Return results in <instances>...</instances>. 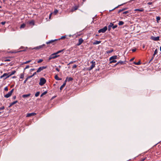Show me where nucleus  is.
<instances>
[{
	"instance_id": "1",
	"label": "nucleus",
	"mask_w": 161,
	"mask_h": 161,
	"mask_svg": "<svg viewBox=\"0 0 161 161\" xmlns=\"http://www.w3.org/2000/svg\"><path fill=\"white\" fill-rule=\"evenodd\" d=\"M59 56V55H57V54H56V53H54L52 54L49 57V58H48V60L50 61L52 59H55V58H57Z\"/></svg>"
},
{
	"instance_id": "2",
	"label": "nucleus",
	"mask_w": 161,
	"mask_h": 161,
	"mask_svg": "<svg viewBox=\"0 0 161 161\" xmlns=\"http://www.w3.org/2000/svg\"><path fill=\"white\" fill-rule=\"evenodd\" d=\"M117 25H114L113 23H110L108 26V31H110L111 30V28H112L113 29H114L116 28L117 27Z\"/></svg>"
},
{
	"instance_id": "3",
	"label": "nucleus",
	"mask_w": 161,
	"mask_h": 161,
	"mask_svg": "<svg viewBox=\"0 0 161 161\" xmlns=\"http://www.w3.org/2000/svg\"><path fill=\"white\" fill-rule=\"evenodd\" d=\"M91 64H92V65L90 67H89L88 68V70L89 71H90L92 69L94 68L95 67L96 65V62L95 61H94L93 60L91 62Z\"/></svg>"
},
{
	"instance_id": "4",
	"label": "nucleus",
	"mask_w": 161,
	"mask_h": 161,
	"mask_svg": "<svg viewBox=\"0 0 161 161\" xmlns=\"http://www.w3.org/2000/svg\"><path fill=\"white\" fill-rule=\"evenodd\" d=\"M46 80L44 78H41L40 79V81L39 83V84L40 86H43L44 84H45L46 83Z\"/></svg>"
},
{
	"instance_id": "5",
	"label": "nucleus",
	"mask_w": 161,
	"mask_h": 161,
	"mask_svg": "<svg viewBox=\"0 0 161 161\" xmlns=\"http://www.w3.org/2000/svg\"><path fill=\"white\" fill-rule=\"evenodd\" d=\"M14 89H12L11 90L10 92H8L7 94L4 95V97L7 98H8L9 97L11 96L13 92H14Z\"/></svg>"
},
{
	"instance_id": "6",
	"label": "nucleus",
	"mask_w": 161,
	"mask_h": 161,
	"mask_svg": "<svg viewBox=\"0 0 161 161\" xmlns=\"http://www.w3.org/2000/svg\"><path fill=\"white\" fill-rule=\"evenodd\" d=\"M107 26H105L104 27V28H103L99 30L98 31V32L99 33L101 32L104 33L107 30Z\"/></svg>"
},
{
	"instance_id": "7",
	"label": "nucleus",
	"mask_w": 161,
	"mask_h": 161,
	"mask_svg": "<svg viewBox=\"0 0 161 161\" xmlns=\"http://www.w3.org/2000/svg\"><path fill=\"white\" fill-rule=\"evenodd\" d=\"M47 68V66H42L40 67L37 70L36 72L37 73H39L42 70H43L44 69H45Z\"/></svg>"
},
{
	"instance_id": "8",
	"label": "nucleus",
	"mask_w": 161,
	"mask_h": 161,
	"mask_svg": "<svg viewBox=\"0 0 161 161\" xmlns=\"http://www.w3.org/2000/svg\"><path fill=\"white\" fill-rule=\"evenodd\" d=\"M84 40L82 38H80L78 40V43L76 44L77 46H79L83 42Z\"/></svg>"
},
{
	"instance_id": "9",
	"label": "nucleus",
	"mask_w": 161,
	"mask_h": 161,
	"mask_svg": "<svg viewBox=\"0 0 161 161\" xmlns=\"http://www.w3.org/2000/svg\"><path fill=\"white\" fill-rule=\"evenodd\" d=\"M57 39H55L54 40H51L47 42L46 43L47 44H52L53 45H54L55 44V42L57 41Z\"/></svg>"
},
{
	"instance_id": "10",
	"label": "nucleus",
	"mask_w": 161,
	"mask_h": 161,
	"mask_svg": "<svg viewBox=\"0 0 161 161\" xmlns=\"http://www.w3.org/2000/svg\"><path fill=\"white\" fill-rule=\"evenodd\" d=\"M16 72V71L15 70H14L13 71H12L11 72H9L8 73L9 75L8 76H7L6 77L4 78V79H6L7 78H9L10 76H11L12 75H14L15 73Z\"/></svg>"
},
{
	"instance_id": "11",
	"label": "nucleus",
	"mask_w": 161,
	"mask_h": 161,
	"mask_svg": "<svg viewBox=\"0 0 161 161\" xmlns=\"http://www.w3.org/2000/svg\"><path fill=\"white\" fill-rule=\"evenodd\" d=\"M159 37L157 36L156 37H154L153 36H152L151 37V39L155 41H158L159 40Z\"/></svg>"
},
{
	"instance_id": "12",
	"label": "nucleus",
	"mask_w": 161,
	"mask_h": 161,
	"mask_svg": "<svg viewBox=\"0 0 161 161\" xmlns=\"http://www.w3.org/2000/svg\"><path fill=\"white\" fill-rule=\"evenodd\" d=\"M45 46V44H44L43 45L35 47L34 48H33V49H35L36 50H39L40 49L42 48L43 47Z\"/></svg>"
},
{
	"instance_id": "13",
	"label": "nucleus",
	"mask_w": 161,
	"mask_h": 161,
	"mask_svg": "<svg viewBox=\"0 0 161 161\" xmlns=\"http://www.w3.org/2000/svg\"><path fill=\"white\" fill-rule=\"evenodd\" d=\"M79 8V6H76L73 7L71 9V11L72 12H73L75 10L78 9V8Z\"/></svg>"
},
{
	"instance_id": "14",
	"label": "nucleus",
	"mask_w": 161,
	"mask_h": 161,
	"mask_svg": "<svg viewBox=\"0 0 161 161\" xmlns=\"http://www.w3.org/2000/svg\"><path fill=\"white\" fill-rule=\"evenodd\" d=\"M36 114L34 113H28L27 114L26 117H30L31 116H34L36 115Z\"/></svg>"
},
{
	"instance_id": "15",
	"label": "nucleus",
	"mask_w": 161,
	"mask_h": 161,
	"mask_svg": "<svg viewBox=\"0 0 161 161\" xmlns=\"http://www.w3.org/2000/svg\"><path fill=\"white\" fill-rule=\"evenodd\" d=\"M125 62H123L122 61H120L119 62H118L115 65V66L117 65L118 64H120V65L123 64H125Z\"/></svg>"
},
{
	"instance_id": "16",
	"label": "nucleus",
	"mask_w": 161,
	"mask_h": 161,
	"mask_svg": "<svg viewBox=\"0 0 161 161\" xmlns=\"http://www.w3.org/2000/svg\"><path fill=\"white\" fill-rule=\"evenodd\" d=\"M144 9L143 8H141L139 9H136L134 10L135 11H139V12H143Z\"/></svg>"
},
{
	"instance_id": "17",
	"label": "nucleus",
	"mask_w": 161,
	"mask_h": 161,
	"mask_svg": "<svg viewBox=\"0 0 161 161\" xmlns=\"http://www.w3.org/2000/svg\"><path fill=\"white\" fill-rule=\"evenodd\" d=\"M117 56L116 55L113 56L110 58L109 60L116 59L117 58Z\"/></svg>"
},
{
	"instance_id": "18",
	"label": "nucleus",
	"mask_w": 161,
	"mask_h": 161,
	"mask_svg": "<svg viewBox=\"0 0 161 161\" xmlns=\"http://www.w3.org/2000/svg\"><path fill=\"white\" fill-rule=\"evenodd\" d=\"M9 75L8 73V74L5 73L3 74V75L1 76L0 77V78H2L5 77V76L6 77L7 76H8L9 75Z\"/></svg>"
},
{
	"instance_id": "19",
	"label": "nucleus",
	"mask_w": 161,
	"mask_h": 161,
	"mask_svg": "<svg viewBox=\"0 0 161 161\" xmlns=\"http://www.w3.org/2000/svg\"><path fill=\"white\" fill-rule=\"evenodd\" d=\"M18 102V101H15L10 103L9 106V107H11L13 105L15 104Z\"/></svg>"
},
{
	"instance_id": "20",
	"label": "nucleus",
	"mask_w": 161,
	"mask_h": 161,
	"mask_svg": "<svg viewBox=\"0 0 161 161\" xmlns=\"http://www.w3.org/2000/svg\"><path fill=\"white\" fill-rule=\"evenodd\" d=\"M66 79L68 81H72L73 80V79L72 78L70 77H66Z\"/></svg>"
},
{
	"instance_id": "21",
	"label": "nucleus",
	"mask_w": 161,
	"mask_h": 161,
	"mask_svg": "<svg viewBox=\"0 0 161 161\" xmlns=\"http://www.w3.org/2000/svg\"><path fill=\"white\" fill-rule=\"evenodd\" d=\"M54 78H55V79H56V80H62V79L59 78L57 75H56L55 76Z\"/></svg>"
},
{
	"instance_id": "22",
	"label": "nucleus",
	"mask_w": 161,
	"mask_h": 161,
	"mask_svg": "<svg viewBox=\"0 0 161 161\" xmlns=\"http://www.w3.org/2000/svg\"><path fill=\"white\" fill-rule=\"evenodd\" d=\"M31 95L30 94H24L22 95V97L23 98H26L28 97H29Z\"/></svg>"
},
{
	"instance_id": "23",
	"label": "nucleus",
	"mask_w": 161,
	"mask_h": 161,
	"mask_svg": "<svg viewBox=\"0 0 161 161\" xmlns=\"http://www.w3.org/2000/svg\"><path fill=\"white\" fill-rule=\"evenodd\" d=\"M101 42L100 41H96L93 43V44L94 45L98 44L100 43Z\"/></svg>"
},
{
	"instance_id": "24",
	"label": "nucleus",
	"mask_w": 161,
	"mask_h": 161,
	"mask_svg": "<svg viewBox=\"0 0 161 161\" xmlns=\"http://www.w3.org/2000/svg\"><path fill=\"white\" fill-rule=\"evenodd\" d=\"M65 50V49H64L62 50L58 51H57V52L56 53V54H57L60 53H62Z\"/></svg>"
},
{
	"instance_id": "25",
	"label": "nucleus",
	"mask_w": 161,
	"mask_h": 161,
	"mask_svg": "<svg viewBox=\"0 0 161 161\" xmlns=\"http://www.w3.org/2000/svg\"><path fill=\"white\" fill-rule=\"evenodd\" d=\"M114 51L113 49H112L111 50H108L106 51V52L108 54H109L112 53Z\"/></svg>"
},
{
	"instance_id": "26",
	"label": "nucleus",
	"mask_w": 161,
	"mask_h": 161,
	"mask_svg": "<svg viewBox=\"0 0 161 161\" xmlns=\"http://www.w3.org/2000/svg\"><path fill=\"white\" fill-rule=\"evenodd\" d=\"M124 4H121V5H119L118 6H117V7H115V8H114V9H113L111 10H109V12H110L114 10V9H115L116 8H118V7H119V6H122Z\"/></svg>"
},
{
	"instance_id": "27",
	"label": "nucleus",
	"mask_w": 161,
	"mask_h": 161,
	"mask_svg": "<svg viewBox=\"0 0 161 161\" xmlns=\"http://www.w3.org/2000/svg\"><path fill=\"white\" fill-rule=\"evenodd\" d=\"M126 9V8H123L122 9L119 10L118 11V13H119L125 10Z\"/></svg>"
},
{
	"instance_id": "28",
	"label": "nucleus",
	"mask_w": 161,
	"mask_h": 161,
	"mask_svg": "<svg viewBox=\"0 0 161 161\" xmlns=\"http://www.w3.org/2000/svg\"><path fill=\"white\" fill-rule=\"evenodd\" d=\"M134 64L136 65H139L141 64V61H139L137 62H134Z\"/></svg>"
},
{
	"instance_id": "29",
	"label": "nucleus",
	"mask_w": 161,
	"mask_h": 161,
	"mask_svg": "<svg viewBox=\"0 0 161 161\" xmlns=\"http://www.w3.org/2000/svg\"><path fill=\"white\" fill-rule=\"evenodd\" d=\"M124 23L123 21H120L118 23V25H123L124 24Z\"/></svg>"
},
{
	"instance_id": "30",
	"label": "nucleus",
	"mask_w": 161,
	"mask_h": 161,
	"mask_svg": "<svg viewBox=\"0 0 161 161\" xmlns=\"http://www.w3.org/2000/svg\"><path fill=\"white\" fill-rule=\"evenodd\" d=\"M161 18L160 16L156 17V21L158 23L159 22V21L160 19Z\"/></svg>"
},
{
	"instance_id": "31",
	"label": "nucleus",
	"mask_w": 161,
	"mask_h": 161,
	"mask_svg": "<svg viewBox=\"0 0 161 161\" xmlns=\"http://www.w3.org/2000/svg\"><path fill=\"white\" fill-rule=\"evenodd\" d=\"M110 63L111 64L113 63H116L117 62V61L115 60V59H113L112 60H110Z\"/></svg>"
},
{
	"instance_id": "32",
	"label": "nucleus",
	"mask_w": 161,
	"mask_h": 161,
	"mask_svg": "<svg viewBox=\"0 0 161 161\" xmlns=\"http://www.w3.org/2000/svg\"><path fill=\"white\" fill-rule=\"evenodd\" d=\"M40 92H37L35 94V96L36 97H37L40 94Z\"/></svg>"
},
{
	"instance_id": "33",
	"label": "nucleus",
	"mask_w": 161,
	"mask_h": 161,
	"mask_svg": "<svg viewBox=\"0 0 161 161\" xmlns=\"http://www.w3.org/2000/svg\"><path fill=\"white\" fill-rule=\"evenodd\" d=\"M25 26V25L24 24H22L20 26V28H24Z\"/></svg>"
},
{
	"instance_id": "34",
	"label": "nucleus",
	"mask_w": 161,
	"mask_h": 161,
	"mask_svg": "<svg viewBox=\"0 0 161 161\" xmlns=\"http://www.w3.org/2000/svg\"><path fill=\"white\" fill-rule=\"evenodd\" d=\"M47 93V91H45L44 92H43V93H42V94L41 95V97H42V96H43V95L46 94Z\"/></svg>"
},
{
	"instance_id": "35",
	"label": "nucleus",
	"mask_w": 161,
	"mask_h": 161,
	"mask_svg": "<svg viewBox=\"0 0 161 161\" xmlns=\"http://www.w3.org/2000/svg\"><path fill=\"white\" fill-rule=\"evenodd\" d=\"M3 60L4 62L10 61V60L8 58H4V59Z\"/></svg>"
},
{
	"instance_id": "36",
	"label": "nucleus",
	"mask_w": 161,
	"mask_h": 161,
	"mask_svg": "<svg viewBox=\"0 0 161 161\" xmlns=\"http://www.w3.org/2000/svg\"><path fill=\"white\" fill-rule=\"evenodd\" d=\"M65 86V85H64L63 84L61 86V87H60V89L61 91L64 88V87Z\"/></svg>"
},
{
	"instance_id": "37",
	"label": "nucleus",
	"mask_w": 161,
	"mask_h": 161,
	"mask_svg": "<svg viewBox=\"0 0 161 161\" xmlns=\"http://www.w3.org/2000/svg\"><path fill=\"white\" fill-rule=\"evenodd\" d=\"M24 74H21L20 75V78L21 79H23L24 77Z\"/></svg>"
},
{
	"instance_id": "38",
	"label": "nucleus",
	"mask_w": 161,
	"mask_h": 161,
	"mask_svg": "<svg viewBox=\"0 0 161 161\" xmlns=\"http://www.w3.org/2000/svg\"><path fill=\"white\" fill-rule=\"evenodd\" d=\"M58 10L56 9L54 10L53 13L55 14H56L58 13Z\"/></svg>"
},
{
	"instance_id": "39",
	"label": "nucleus",
	"mask_w": 161,
	"mask_h": 161,
	"mask_svg": "<svg viewBox=\"0 0 161 161\" xmlns=\"http://www.w3.org/2000/svg\"><path fill=\"white\" fill-rule=\"evenodd\" d=\"M31 60H28V61H27L25 62H24L23 64H27L28 63H30L31 62Z\"/></svg>"
},
{
	"instance_id": "40",
	"label": "nucleus",
	"mask_w": 161,
	"mask_h": 161,
	"mask_svg": "<svg viewBox=\"0 0 161 161\" xmlns=\"http://www.w3.org/2000/svg\"><path fill=\"white\" fill-rule=\"evenodd\" d=\"M43 61V60L42 59H40L39 60H38L37 61V63H41Z\"/></svg>"
},
{
	"instance_id": "41",
	"label": "nucleus",
	"mask_w": 161,
	"mask_h": 161,
	"mask_svg": "<svg viewBox=\"0 0 161 161\" xmlns=\"http://www.w3.org/2000/svg\"><path fill=\"white\" fill-rule=\"evenodd\" d=\"M129 12H130V11H126L124 12L123 13V14H126L129 13Z\"/></svg>"
},
{
	"instance_id": "42",
	"label": "nucleus",
	"mask_w": 161,
	"mask_h": 161,
	"mask_svg": "<svg viewBox=\"0 0 161 161\" xmlns=\"http://www.w3.org/2000/svg\"><path fill=\"white\" fill-rule=\"evenodd\" d=\"M157 50L156 49L154 52V53L153 54V56H155V55L156 54H157Z\"/></svg>"
},
{
	"instance_id": "43",
	"label": "nucleus",
	"mask_w": 161,
	"mask_h": 161,
	"mask_svg": "<svg viewBox=\"0 0 161 161\" xmlns=\"http://www.w3.org/2000/svg\"><path fill=\"white\" fill-rule=\"evenodd\" d=\"M5 109V107L4 106H3L2 107L0 108V111L2 110Z\"/></svg>"
},
{
	"instance_id": "44",
	"label": "nucleus",
	"mask_w": 161,
	"mask_h": 161,
	"mask_svg": "<svg viewBox=\"0 0 161 161\" xmlns=\"http://www.w3.org/2000/svg\"><path fill=\"white\" fill-rule=\"evenodd\" d=\"M4 90L5 91H8V88L7 86L4 89Z\"/></svg>"
},
{
	"instance_id": "45",
	"label": "nucleus",
	"mask_w": 161,
	"mask_h": 161,
	"mask_svg": "<svg viewBox=\"0 0 161 161\" xmlns=\"http://www.w3.org/2000/svg\"><path fill=\"white\" fill-rule=\"evenodd\" d=\"M67 81V80L66 79L64 81L63 84L65 86Z\"/></svg>"
},
{
	"instance_id": "46",
	"label": "nucleus",
	"mask_w": 161,
	"mask_h": 161,
	"mask_svg": "<svg viewBox=\"0 0 161 161\" xmlns=\"http://www.w3.org/2000/svg\"><path fill=\"white\" fill-rule=\"evenodd\" d=\"M30 67V66L29 65H27L25 68L24 69V70L27 69Z\"/></svg>"
},
{
	"instance_id": "47",
	"label": "nucleus",
	"mask_w": 161,
	"mask_h": 161,
	"mask_svg": "<svg viewBox=\"0 0 161 161\" xmlns=\"http://www.w3.org/2000/svg\"><path fill=\"white\" fill-rule=\"evenodd\" d=\"M154 2H148L147 3V4L148 5H151Z\"/></svg>"
},
{
	"instance_id": "48",
	"label": "nucleus",
	"mask_w": 161,
	"mask_h": 161,
	"mask_svg": "<svg viewBox=\"0 0 161 161\" xmlns=\"http://www.w3.org/2000/svg\"><path fill=\"white\" fill-rule=\"evenodd\" d=\"M30 24H31L34 25V22L33 21H31L30 22Z\"/></svg>"
},
{
	"instance_id": "49",
	"label": "nucleus",
	"mask_w": 161,
	"mask_h": 161,
	"mask_svg": "<svg viewBox=\"0 0 161 161\" xmlns=\"http://www.w3.org/2000/svg\"><path fill=\"white\" fill-rule=\"evenodd\" d=\"M75 62H76V61H71V62H69V64H73V63H75Z\"/></svg>"
},
{
	"instance_id": "50",
	"label": "nucleus",
	"mask_w": 161,
	"mask_h": 161,
	"mask_svg": "<svg viewBox=\"0 0 161 161\" xmlns=\"http://www.w3.org/2000/svg\"><path fill=\"white\" fill-rule=\"evenodd\" d=\"M154 56H153V57L149 61V63L151 62L153 60V59L154 58Z\"/></svg>"
},
{
	"instance_id": "51",
	"label": "nucleus",
	"mask_w": 161,
	"mask_h": 161,
	"mask_svg": "<svg viewBox=\"0 0 161 161\" xmlns=\"http://www.w3.org/2000/svg\"><path fill=\"white\" fill-rule=\"evenodd\" d=\"M77 67V65L75 64L73 65V67H72L73 69L75 68H76Z\"/></svg>"
},
{
	"instance_id": "52",
	"label": "nucleus",
	"mask_w": 161,
	"mask_h": 161,
	"mask_svg": "<svg viewBox=\"0 0 161 161\" xmlns=\"http://www.w3.org/2000/svg\"><path fill=\"white\" fill-rule=\"evenodd\" d=\"M28 78H26V79L24 81V83H26V81H27V80H28Z\"/></svg>"
},
{
	"instance_id": "53",
	"label": "nucleus",
	"mask_w": 161,
	"mask_h": 161,
	"mask_svg": "<svg viewBox=\"0 0 161 161\" xmlns=\"http://www.w3.org/2000/svg\"><path fill=\"white\" fill-rule=\"evenodd\" d=\"M136 48H135L132 49V52H134L136 51Z\"/></svg>"
},
{
	"instance_id": "54",
	"label": "nucleus",
	"mask_w": 161,
	"mask_h": 161,
	"mask_svg": "<svg viewBox=\"0 0 161 161\" xmlns=\"http://www.w3.org/2000/svg\"><path fill=\"white\" fill-rule=\"evenodd\" d=\"M33 76H32V75L31 76H28L27 78H28V79L32 77Z\"/></svg>"
},
{
	"instance_id": "55",
	"label": "nucleus",
	"mask_w": 161,
	"mask_h": 161,
	"mask_svg": "<svg viewBox=\"0 0 161 161\" xmlns=\"http://www.w3.org/2000/svg\"><path fill=\"white\" fill-rule=\"evenodd\" d=\"M56 70L58 72H59L60 71V69L58 68H56Z\"/></svg>"
},
{
	"instance_id": "56",
	"label": "nucleus",
	"mask_w": 161,
	"mask_h": 161,
	"mask_svg": "<svg viewBox=\"0 0 161 161\" xmlns=\"http://www.w3.org/2000/svg\"><path fill=\"white\" fill-rule=\"evenodd\" d=\"M5 23V22H1V24L3 25H4Z\"/></svg>"
},
{
	"instance_id": "57",
	"label": "nucleus",
	"mask_w": 161,
	"mask_h": 161,
	"mask_svg": "<svg viewBox=\"0 0 161 161\" xmlns=\"http://www.w3.org/2000/svg\"><path fill=\"white\" fill-rule=\"evenodd\" d=\"M65 37H66V36H62L61 37V39H64V38H65Z\"/></svg>"
},
{
	"instance_id": "58",
	"label": "nucleus",
	"mask_w": 161,
	"mask_h": 161,
	"mask_svg": "<svg viewBox=\"0 0 161 161\" xmlns=\"http://www.w3.org/2000/svg\"><path fill=\"white\" fill-rule=\"evenodd\" d=\"M36 72H34V73H33V74L32 75V76H34L35 75H36Z\"/></svg>"
},
{
	"instance_id": "59",
	"label": "nucleus",
	"mask_w": 161,
	"mask_h": 161,
	"mask_svg": "<svg viewBox=\"0 0 161 161\" xmlns=\"http://www.w3.org/2000/svg\"><path fill=\"white\" fill-rule=\"evenodd\" d=\"M16 98V96H14L13 97V99H15Z\"/></svg>"
},
{
	"instance_id": "60",
	"label": "nucleus",
	"mask_w": 161,
	"mask_h": 161,
	"mask_svg": "<svg viewBox=\"0 0 161 161\" xmlns=\"http://www.w3.org/2000/svg\"><path fill=\"white\" fill-rule=\"evenodd\" d=\"M145 158H142L141 160V161H143L145 160Z\"/></svg>"
},
{
	"instance_id": "61",
	"label": "nucleus",
	"mask_w": 161,
	"mask_h": 161,
	"mask_svg": "<svg viewBox=\"0 0 161 161\" xmlns=\"http://www.w3.org/2000/svg\"><path fill=\"white\" fill-rule=\"evenodd\" d=\"M34 70H35V69H31V71H34Z\"/></svg>"
},
{
	"instance_id": "62",
	"label": "nucleus",
	"mask_w": 161,
	"mask_h": 161,
	"mask_svg": "<svg viewBox=\"0 0 161 161\" xmlns=\"http://www.w3.org/2000/svg\"><path fill=\"white\" fill-rule=\"evenodd\" d=\"M134 59V58H132L130 59V61H132Z\"/></svg>"
},
{
	"instance_id": "63",
	"label": "nucleus",
	"mask_w": 161,
	"mask_h": 161,
	"mask_svg": "<svg viewBox=\"0 0 161 161\" xmlns=\"http://www.w3.org/2000/svg\"><path fill=\"white\" fill-rule=\"evenodd\" d=\"M13 78H16V76H14L13 77H12Z\"/></svg>"
},
{
	"instance_id": "64",
	"label": "nucleus",
	"mask_w": 161,
	"mask_h": 161,
	"mask_svg": "<svg viewBox=\"0 0 161 161\" xmlns=\"http://www.w3.org/2000/svg\"><path fill=\"white\" fill-rule=\"evenodd\" d=\"M51 14H52V13H51L50 14V15H49V18H50L51 17Z\"/></svg>"
}]
</instances>
